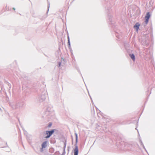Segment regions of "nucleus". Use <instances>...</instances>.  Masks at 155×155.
<instances>
[{
    "label": "nucleus",
    "mask_w": 155,
    "mask_h": 155,
    "mask_svg": "<svg viewBox=\"0 0 155 155\" xmlns=\"http://www.w3.org/2000/svg\"><path fill=\"white\" fill-rule=\"evenodd\" d=\"M130 57L134 61H135V56L133 54H130Z\"/></svg>",
    "instance_id": "423d86ee"
},
{
    "label": "nucleus",
    "mask_w": 155,
    "mask_h": 155,
    "mask_svg": "<svg viewBox=\"0 0 155 155\" xmlns=\"http://www.w3.org/2000/svg\"><path fill=\"white\" fill-rule=\"evenodd\" d=\"M51 125V124L49 125V127H50Z\"/></svg>",
    "instance_id": "1a4fd4ad"
},
{
    "label": "nucleus",
    "mask_w": 155,
    "mask_h": 155,
    "mask_svg": "<svg viewBox=\"0 0 155 155\" xmlns=\"http://www.w3.org/2000/svg\"><path fill=\"white\" fill-rule=\"evenodd\" d=\"M150 17V13L149 12H148L146 14V16L145 17V19H146V24H147L149 21V18Z\"/></svg>",
    "instance_id": "f03ea898"
},
{
    "label": "nucleus",
    "mask_w": 155,
    "mask_h": 155,
    "mask_svg": "<svg viewBox=\"0 0 155 155\" xmlns=\"http://www.w3.org/2000/svg\"><path fill=\"white\" fill-rule=\"evenodd\" d=\"M54 130H52L49 131H46V134L47 135L45 137L46 138H48L51 135L54 133Z\"/></svg>",
    "instance_id": "f257e3e1"
},
{
    "label": "nucleus",
    "mask_w": 155,
    "mask_h": 155,
    "mask_svg": "<svg viewBox=\"0 0 155 155\" xmlns=\"http://www.w3.org/2000/svg\"><path fill=\"white\" fill-rule=\"evenodd\" d=\"M68 42L69 43H70V42H69V39H68Z\"/></svg>",
    "instance_id": "6e6552de"
},
{
    "label": "nucleus",
    "mask_w": 155,
    "mask_h": 155,
    "mask_svg": "<svg viewBox=\"0 0 155 155\" xmlns=\"http://www.w3.org/2000/svg\"><path fill=\"white\" fill-rule=\"evenodd\" d=\"M140 25L138 23H137L134 26V28L136 29L137 31H138L139 28V27Z\"/></svg>",
    "instance_id": "20e7f679"
},
{
    "label": "nucleus",
    "mask_w": 155,
    "mask_h": 155,
    "mask_svg": "<svg viewBox=\"0 0 155 155\" xmlns=\"http://www.w3.org/2000/svg\"><path fill=\"white\" fill-rule=\"evenodd\" d=\"M47 141H45L42 143L41 145L42 149H43V148H45L47 146Z\"/></svg>",
    "instance_id": "39448f33"
},
{
    "label": "nucleus",
    "mask_w": 155,
    "mask_h": 155,
    "mask_svg": "<svg viewBox=\"0 0 155 155\" xmlns=\"http://www.w3.org/2000/svg\"><path fill=\"white\" fill-rule=\"evenodd\" d=\"M13 9L14 10H15V8H13Z\"/></svg>",
    "instance_id": "9d476101"
},
{
    "label": "nucleus",
    "mask_w": 155,
    "mask_h": 155,
    "mask_svg": "<svg viewBox=\"0 0 155 155\" xmlns=\"http://www.w3.org/2000/svg\"><path fill=\"white\" fill-rule=\"evenodd\" d=\"M78 147L76 146L74 149V155H78Z\"/></svg>",
    "instance_id": "7ed1b4c3"
},
{
    "label": "nucleus",
    "mask_w": 155,
    "mask_h": 155,
    "mask_svg": "<svg viewBox=\"0 0 155 155\" xmlns=\"http://www.w3.org/2000/svg\"><path fill=\"white\" fill-rule=\"evenodd\" d=\"M77 136L76 135V141H77Z\"/></svg>",
    "instance_id": "0eeeda50"
}]
</instances>
